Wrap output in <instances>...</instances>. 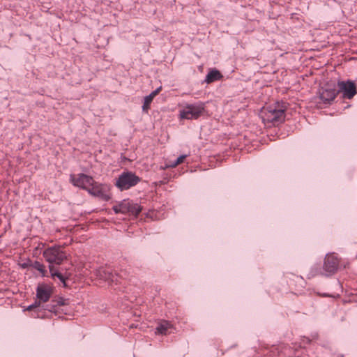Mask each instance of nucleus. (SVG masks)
<instances>
[{"label": "nucleus", "mask_w": 357, "mask_h": 357, "mask_svg": "<svg viewBox=\"0 0 357 357\" xmlns=\"http://www.w3.org/2000/svg\"><path fill=\"white\" fill-rule=\"evenodd\" d=\"M73 185L86 190L90 195L103 202H109L112 197L110 184L96 181L93 176L85 174H71Z\"/></svg>", "instance_id": "f257e3e1"}, {"label": "nucleus", "mask_w": 357, "mask_h": 357, "mask_svg": "<svg viewBox=\"0 0 357 357\" xmlns=\"http://www.w3.org/2000/svg\"><path fill=\"white\" fill-rule=\"evenodd\" d=\"M287 109V105L284 102L266 104L261 109L259 116L266 126H277L284 121Z\"/></svg>", "instance_id": "f03ea898"}, {"label": "nucleus", "mask_w": 357, "mask_h": 357, "mask_svg": "<svg viewBox=\"0 0 357 357\" xmlns=\"http://www.w3.org/2000/svg\"><path fill=\"white\" fill-rule=\"evenodd\" d=\"M206 105L203 102L196 104H187L179 111V119H198L205 112Z\"/></svg>", "instance_id": "7ed1b4c3"}, {"label": "nucleus", "mask_w": 357, "mask_h": 357, "mask_svg": "<svg viewBox=\"0 0 357 357\" xmlns=\"http://www.w3.org/2000/svg\"><path fill=\"white\" fill-rule=\"evenodd\" d=\"M112 209L116 214H128L130 215L137 217L141 213L142 208L139 204L134 203L132 200L127 199L115 204L112 207Z\"/></svg>", "instance_id": "20e7f679"}, {"label": "nucleus", "mask_w": 357, "mask_h": 357, "mask_svg": "<svg viewBox=\"0 0 357 357\" xmlns=\"http://www.w3.org/2000/svg\"><path fill=\"white\" fill-rule=\"evenodd\" d=\"M139 181L140 178L135 174L124 172L116 179L114 185L121 191H123L136 185Z\"/></svg>", "instance_id": "39448f33"}, {"label": "nucleus", "mask_w": 357, "mask_h": 357, "mask_svg": "<svg viewBox=\"0 0 357 357\" xmlns=\"http://www.w3.org/2000/svg\"><path fill=\"white\" fill-rule=\"evenodd\" d=\"M43 257L50 264H61L66 259V254L61 247L54 246L45 250Z\"/></svg>", "instance_id": "423d86ee"}, {"label": "nucleus", "mask_w": 357, "mask_h": 357, "mask_svg": "<svg viewBox=\"0 0 357 357\" xmlns=\"http://www.w3.org/2000/svg\"><path fill=\"white\" fill-rule=\"evenodd\" d=\"M338 94L344 99H352L357 93V87L351 80H339L337 83Z\"/></svg>", "instance_id": "0eeeda50"}, {"label": "nucleus", "mask_w": 357, "mask_h": 357, "mask_svg": "<svg viewBox=\"0 0 357 357\" xmlns=\"http://www.w3.org/2000/svg\"><path fill=\"white\" fill-rule=\"evenodd\" d=\"M340 259L333 253L326 256L323 265L324 275L328 276L334 274L338 269Z\"/></svg>", "instance_id": "6e6552de"}, {"label": "nucleus", "mask_w": 357, "mask_h": 357, "mask_svg": "<svg viewBox=\"0 0 357 357\" xmlns=\"http://www.w3.org/2000/svg\"><path fill=\"white\" fill-rule=\"evenodd\" d=\"M338 95L337 89L335 85L327 84L320 91V99L324 103H331Z\"/></svg>", "instance_id": "1a4fd4ad"}, {"label": "nucleus", "mask_w": 357, "mask_h": 357, "mask_svg": "<svg viewBox=\"0 0 357 357\" xmlns=\"http://www.w3.org/2000/svg\"><path fill=\"white\" fill-rule=\"evenodd\" d=\"M53 293V288L47 284H39L36 290L37 298L43 303L47 302Z\"/></svg>", "instance_id": "9d476101"}, {"label": "nucleus", "mask_w": 357, "mask_h": 357, "mask_svg": "<svg viewBox=\"0 0 357 357\" xmlns=\"http://www.w3.org/2000/svg\"><path fill=\"white\" fill-rule=\"evenodd\" d=\"M174 330V325L170 321L167 320H160L155 329V334L167 335L173 333Z\"/></svg>", "instance_id": "9b49d317"}, {"label": "nucleus", "mask_w": 357, "mask_h": 357, "mask_svg": "<svg viewBox=\"0 0 357 357\" xmlns=\"http://www.w3.org/2000/svg\"><path fill=\"white\" fill-rule=\"evenodd\" d=\"M222 75L218 70L215 68H212L209 70V72L206 77L205 82H206L207 84H211L215 81H219L222 79Z\"/></svg>", "instance_id": "f8f14e48"}, {"label": "nucleus", "mask_w": 357, "mask_h": 357, "mask_svg": "<svg viewBox=\"0 0 357 357\" xmlns=\"http://www.w3.org/2000/svg\"><path fill=\"white\" fill-rule=\"evenodd\" d=\"M50 273H51V275L53 278H54L55 277L58 278L62 282H63L65 284V279L63 278V276L62 275L61 273H60L59 272H58L56 270H55V268H54L53 266H50Z\"/></svg>", "instance_id": "ddd939ff"}, {"label": "nucleus", "mask_w": 357, "mask_h": 357, "mask_svg": "<svg viewBox=\"0 0 357 357\" xmlns=\"http://www.w3.org/2000/svg\"><path fill=\"white\" fill-rule=\"evenodd\" d=\"M186 158V155H182L179 156L175 162H169V164L167 165V167L174 168L180 164L183 163Z\"/></svg>", "instance_id": "4468645a"}, {"label": "nucleus", "mask_w": 357, "mask_h": 357, "mask_svg": "<svg viewBox=\"0 0 357 357\" xmlns=\"http://www.w3.org/2000/svg\"><path fill=\"white\" fill-rule=\"evenodd\" d=\"M153 101V99H151L148 96L144 98V104L142 105V110L147 113L149 110L150 109L151 104Z\"/></svg>", "instance_id": "2eb2a0df"}, {"label": "nucleus", "mask_w": 357, "mask_h": 357, "mask_svg": "<svg viewBox=\"0 0 357 357\" xmlns=\"http://www.w3.org/2000/svg\"><path fill=\"white\" fill-rule=\"evenodd\" d=\"M34 268L37 271H38L42 274L43 276L45 275V274L47 273V270L45 268V266L43 264H42L39 262H36L34 264Z\"/></svg>", "instance_id": "dca6fc26"}, {"label": "nucleus", "mask_w": 357, "mask_h": 357, "mask_svg": "<svg viewBox=\"0 0 357 357\" xmlns=\"http://www.w3.org/2000/svg\"><path fill=\"white\" fill-rule=\"evenodd\" d=\"M161 89H162V87L160 86L159 88L156 89L155 91H152L148 96L153 100V98L160 92Z\"/></svg>", "instance_id": "f3484780"}]
</instances>
